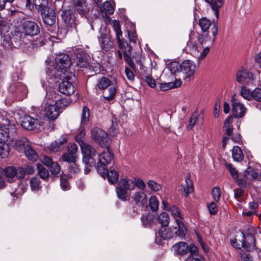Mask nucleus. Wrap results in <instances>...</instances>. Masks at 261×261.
Returning <instances> with one entry per match:
<instances>
[{"label": "nucleus", "instance_id": "f257e3e1", "mask_svg": "<svg viewBox=\"0 0 261 261\" xmlns=\"http://www.w3.org/2000/svg\"><path fill=\"white\" fill-rule=\"evenodd\" d=\"M211 31L214 36V38L211 40L207 34L204 35H199L195 36L192 35L190 37V40L187 43V45L189 47L190 51H192L194 56L197 58L198 60H203L210 51V47L206 45L207 43L214 42L218 33V27L214 23L211 28Z\"/></svg>", "mask_w": 261, "mask_h": 261}, {"label": "nucleus", "instance_id": "f03ea898", "mask_svg": "<svg viewBox=\"0 0 261 261\" xmlns=\"http://www.w3.org/2000/svg\"><path fill=\"white\" fill-rule=\"evenodd\" d=\"M257 235V229L248 226L244 231L240 230L236 235L234 240L231 241V245L238 249L242 246L247 252H251L255 249V240Z\"/></svg>", "mask_w": 261, "mask_h": 261}, {"label": "nucleus", "instance_id": "7ed1b4c3", "mask_svg": "<svg viewBox=\"0 0 261 261\" xmlns=\"http://www.w3.org/2000/svg\"><path fill=\"white\" fill-rule=\"evenodd\" d=\"M135 187L139 190L144 191L146 185L143 180L138 177H135L133 179L128 178H123L120 179L116 188L117 197L122 201H126L130 198L129 191H133Z\"/></svg>", "mask_w": 261, "mask_h": 261}, {"label": "nucleus", "instance_id": "20e7f679", "mask_svg": "<svg viewBox=\"0 0 261 261\" xmlns=\"http://www.w3.org/2000/svg\"><path fill=\"white\" fill-rule=\"evenodd\" d=\"M113 28L116 33V39L117 40L119 48V49H121V50L123 51V57L125 61L133 70H136V66L130 58L132 47L123 39H121L122 33L118 21L116 20L114 21Z\"/></svg>", "mask_w": 261, "mask_h": 261}, {"label": "nucleus", "instance_id": "39448f33", "mask_svg": "<svg viewBox=\"0 0 261 261\" xmlns=\"http://www.w3.org/2000/svg\"><path fill=\"white\" fill-rule=\"evenodd\" d=\"M162 204H163L164 208L165 210L170 212L171 215L175 218L176 224L173 227V229L175 230V234L180 239H182L185 236L186 228L184 223L180 220L182 218L178 209L174 205H169L168 203L165 200L162 201Z\"/></svg>", "mask_w": 261, "mask_h": 261}, {"label": "nucleus", "instance_id": "423d86ee", "mask_svg": "<svg viewBox=\"0 0 261 261\" xmlns=\"http://www.w3.org/2000/svg\"><path fill=\"white\" fill-rule=\"evenodd\" d=\"M81 149L83 155V162L85 165L84 172L87 174L90 172L91 168L96 165V160L94 157L96 154V151L95 148L89 143L83 144L81 147Z\"/></svg>", "mask_w": 261, "mask_h": 261}, {"label": "nucleus", "instance_id": "0eeeda50", "mask_svg": "<svg viewBox=\"0 0 261 261\" xmlns=\"http://www.w3.org/2000/svg\"><path fill=\"white\" fill-rule=\"evenodd\" d=\"M56 67L52 70L50 73L55 78L60 79L63 75H66L67 69L71 65L69 56L66 54H61L56 58Z\"/></svg>", "mask_w": 261, "mask_h": 261}, {"label": "nucleus", "instance_id": "6e6552de", "mask_svg": "<svg viewBox=\"0 0 261 261\" xmlns=\"http://www.w3.org/2000/svg\"><path fill=\"white\" fill-rule=\"evenodd\" d=\"M114 158V153L109 146H107L98 155L96 168L97 172L102 177L105 176V167L107 165L111 164Z\"/></svg>", "mask_w": 261, "mask_h": 261}, {"label": "nucleus", "instance_id": "1a4fd4ad", "mask_svg": "<svg viewBox=\"0 0 261 261\" xmlns=\"http://www.w3.org/2000/svg\"><path fill=\"white\" fill-rule=\"evenodd\" d=\"M18 80L17 74H13L12 80L14 82L10 85L9 91L12 93L15 99L18 100H21L27 97L28 90L26 86L20 82H16Z\"/></svg>", "mask_w": 261, "mask_h": 261}, {"label": "nucleus", "instance_id": "9d476101", "mask_svg": "<svg viewBox=\"0 0 261 261\" xmlns=\"http://www.w3.org/2000/svg\"><path fill=\"white\" fill-rule=\"evenodd\" d=\"M75 79V76L71 73L66 75L59 85V92L66 95L73 94L76 90Z\"/></svg>", "mask_w": 261, "mask_h": 261}, {"label": "nucleus", "instance_id": "9b49d317", "mask_svg": "<svg viewBox=\"0 0 261 261\" xmlns=\"http://www.w3.org/2000/svg\"><path fill=\"white\" fill-rule=\"evenodd\" d=\"M75 60L77 67L81 68H86L91 71H95V68L97 66L95 64H90L86 54L82 50H80L75 54Z\"/></svg>", "mask_w": 261, "mask_h": 261}, {"label": "nucleus", "instance_id": "f8f14e48", "mask_svg": "<svg viewBox=\"0 0 261 261\" xmlns=\"http://www.w3.org/2000/svg\"><path fill=\"white\" fill-rule=\"evenodd\" d=\"M99 44L101 50L108 52L113 48L114 43L107 30H101L100 35L98 37Z\"/></svg>", "mask_w": 261, "mask_h": 261}, {"label": "nucleus", "instance_id": "ddd939ff", "mask_svg": "<svg viewBox=\"0 0 261 261\" xmlns=\"http://www.w3.org/2000/svg\"><path fill=\"white\" fill-rule=\"evenodd\" d=\"M20 122L21 126L27 130L37 129L41 125L40 121L37 118H35L28 115L20 117Z\"/></svg>", "mask_w": 261, "mask_h": 261}, {"label": "nucleus", "instance_id": "4468645a", "mask_svg": "<svg viewBox=\"0 0 261 261\" xmlns=\"http://www.w3.org/2000/svg\"><path fill=\"white\" fill-rule=\"evenodd\" d=\"M253 74L243 67L236 73V81L241 84H248L253 80Z\"/></svg>", "mask_w": 261, "mask_h": 261}, {"label": "nucleus", "instance_id": "2eb2a0df", "mask_svg": "<svg viewBox=\"0 0 261 261\" xmlns=\"http://www.w3.org/2000/svg\"><path fill=\"white\" fill-rule=\"evenodd\" d=\"M132 202L139 207H143L147 205L148 199L144 191L137 190L131 196Z\"/></svg>", "mask_w": 261, "mask_h": 261}, {"label": "nucleus", "instance_id": "dca6fc26", "mask_svg": "<svg viewBox=\"0 0 261 261\" xmlns=\"http://www.w3.org/2000/svg\"><path fill=\"white\" fill-rule=\"evenodd\" d=\"M41 15L44 23L52 26L56 21V15L55 10L51 8H46L41 11Z\"/></svg>", "mask_w": 261, "mask_h": 261}, {"label": "nucleus", "instance_id": "f3484780", "mask_svg": "<svg viewBox=\"0 0 261 261\" xmlns=\"http://www.w3.org/2000/svg\"><path fill=\"white\" fill-rule=\"evenodd\" d=\"M108 135L106 132L99 128H94L91 130V137L99 145H107Z\"/></svg>", "mask_w": 261, "mask_h": 261}, {"label": "nucleus", "instance_id": "a211bd4d", "mask_svg": "<svg viewBox=\"0 0 261 261\" xmlns=\"http://www.w3.org/2000/svg\"><path fill=\"white\" fill-rule=\"evenodd\" d=\"M234 96L235 94L232 96L231 98L232 114L236 118H241L245 114L246 108L242 103L234 98Z\"/></svg>", "mask_w": 261, "mask_h": 261}, {"label": "nucleus", "instance_id": "6ab92c4d", "mask_svg": "<svg viewBox=\"0 0 261 261\" xmlns=\"http://www.w3.org/2000/svg\"><path fill=\"white\" fill-rule=\"evenodd\" d=\"M22 29L25 35L30 36L37 35L40 32V28L35 22L27 21L23 23Z\"/></svg>", "mask_w": 261, "mask_h": 261}, {"label": "nucleus", "instance_id": "aec40b11", "mask_svg": "<svg viewBox=\"0 0 261 261\" xmlns=\"http://www.w3.org/2000/svg\"><path fill=\"white\" fill-rule=\"evenodd\" d=\"M180 72L185 74V78H190L195 72V65L190 60H185L181 64Z\"/></svg>", "mask_w": 261, "mask_h": 261}, {"label": "nucleus", "instance_id": "412c9836", "mask_svg": "<svg viewBox=\"0 0 261 261\" xmlns=\"http://www.w3.org/2000/svg\"><path fill=\"white\" fill-rule=\"evenodd\" d=\"M45 107V113L44 115L45 117L48 118V119L54 120L57 118L59 115V108L57 105L55 104H50Z\"/></svg>", "mask_w": 261, "mask_h": 261}, {"label": "nucleus", "instance_id": "4be33fe9", "mask_svg": "<svg viewBox=\"0 0 261 261\" xmlns=\"http://www.w3.org/2000/svg\"><path fill=\"white\" fill-rule=\"evenodd\" d=\"M72 6L80 14L85 15L88 11V8L85 0H71Z\"/></svg>", "mask_w": 261, "mask_h": 261}, {"label": "nucleus", "instance_id": "5701e85b", "mask_svg": "<svg viewBox=\"0 0 261 261\" xmlns=\"http://www.w3.org/2000/svg\"><path fill=\"white\" fill-rule=\"evenodd\" d=\"M31 145L29 140L24 137L17 139L14 141V148L19 152H24L25 149L28 148Z\"/></svg>", "mask_w": 261, "mask_h": 261}, {"label": "nucleus", "instance_id": "b1692460", "mask_svg": "<svg viewBox=\"0 0 261 261\" xmlns=\"http://www.w3.org/2000/svg\"><path fill=\"white\" fill-rule=\"evenodd\" d=\"M67 141V139L62 137L59 140L52 142L49 145V150L54 152L60 151L64 148V144Z\"/></svg>", "mask_w": 261, "mask_h": 261}, {"label": "nucleus", "instance_id": "393cba45", "mask_svg": "<svg viewBox=\"0 0 261 261\" xmlns=\"http://www.w3.org/2000/svg\"><path fill=\"white\" fill-rule=\"evenodd\" d=\"M211 5V8L214 12L217 19L219 18V9L223 5L222 0H204Z\"/></svg>", "mask_w": 261, "mask_h": 261}, {"label": "nucleus", "instance_id": "a878e982", "mask_svg": "<svg viewBox=\"0 0 261 261\" xmlns=\"http://www.w3.org/2000/svg\"><path fill=\"white\" fill-rule=\"evenodd\" d=\"M180 191L182 194H184L185 196H187L189 193H191L193 191V182L190 178L187 177L186 178L185 183H183L181 186Z\"/></svg>", "mask_w": 261, "mask_h": 261}, {"label": "nucleus", "instance_id": "bb28decb", "mask_svg": "<svg viewBox=\"0 0 261 261\" xmlns=\"http://www.w3.org/2000/svg\"><path fill=\"white\" fill-rule=\"evenodd\" d=\"M105 174L104 178L107 176L108 181L112 184H116L118 181L119 174L118 172L114 169H110V170H108L105 167Z\"/></svg>", "mask_w": 261, "mask_h": 261}, {"label": "nucleus", "instance_id": "cd10ccee", "mask_svg": "<svg viewBox=\"0 0 261 261\" xmlns=\"http://www.w3.org/2000/svg\"><path fill=\"white\" fill-rule=\"evenodd\" d=\"M173 247L175 253L179 255H185L189 252V246L187 243L184 242H179Z\"/></svg>", "mask_w": 261, "mask_h": 261}, {"label": "nucleus", "instance_id": "c85d7f7f", "mask_svg": "<svg viewBox=\"0 0 261 261\" xmlns=\"http://www.w3.org/2000/svg\"><path fill=\"white\" fill-rule=\"evenodd\" d=\"M62 19L67 27H72L74 23V18L72 16L70 10H65L62 12Z\"/></svg>", "mask_w": 261, "mask_h": 261}, {"label": "nucleus", "instance_id": "c756f323", "mask_svg": "<svg viewBox=\"0 0 261 261\" xmlns=\"http://www.w3.org/2000/svg\"><path fill=\"white\" fill-rule=\"evenodd\" d=\"M174 233L175 234V232L173 233L170 228H166V226L162 227L159 231V236L164 240L172 238Z\"/></svg>", "mask_w": 261, "mask_h": 261}, {"label": "nucleus", "instance_id": "7c9ffc66", "mask_svg": "<svg viewBox=\"0 0 261 261\" xmlns=\"http://www.w3.org/2000/svg\"><path fill=\"white\" fill-rule=\"evenodd\" d=\"M112 83L110 79L106 76H102L98 79L96 86L100 90H105L111 86Z\"/></svg>", "mask_w": 261, "mask_h": 261}, {"label": "nucleus", "instance_id": "2f4dec72", "mask_svg": "<svg viewBox=\"0 0 261 261\" xmlns=\"http://www.w3.org/2000/svg\"><path fill=\"white\" fill-rule=\"evenodd\" d=\"M232 122V117L229 116L225 120L224 123V129L225 134L228 136H231L233 133V126L231 125Z\"/></svg>", "mask_w": 261, "mask_h": 261}, {"label": "nucleus", "instance_id": "473e14b6", "mask_svg": "<svg viewBox=\"0 0 261 261\" xmlns=\"http://www.w3.org/2000/svg\"><path fill=\"white\" fill-rule=\"evenodd\" d=\"M116 88L114 86H110L107 91L103 92V96L105 99L107 101H111L113 99L116 93Z\"/></svg>", "mask_w": 261, "mask_h": 261}, {"label": "nucleus", "instance_id": "72a5a7b5", "mask_svg": "<svg viewBox=\"0 0 261 261\" xmlns=\"http://www.w3.org/2000/svg\"><path fill=\"white\" fill-rule=\"evenodd\" d=\"M198 23L203 32V34L202 35H205L206 34L208 35V33H206V32L209 29L210 27L212 25L211 20L205 17H203L199 20Z\"/></svg>", "mask_w": 261, "mask_h": 261}, {"label": "nucleus", "instance_id": "f704fd0d", "mask_svg": "<svg viewBox=\"0 0 261 261\" xmlns=\"http://www.w3.org/2000/svg\"><path fill=\"white\" fill-rule=\"evenodd\" d=\"M232 156L237 162H241L244 159V155L241 149L238 146L233 147L232 150Z\"/></svg>", "mask_w": 261, "mask_h": 261}, {"label": "nucleus", "instance_id": "c9c22d12", "mask_svg": "<svg viewBox=\"0 0 261 261\" xmlns=\"http://www.w3.org/2000/svg\"><path fill=\"white\" fill-rule=\"evenodd\" d=\"M9 137V128L5 125L0 126V142L5 143Z\"/></svg>", "mask_w": 261, "mask_h": 261}, {"label": "nucleus", "instance_id": "e433bc0d", "mask_svg": "<svg viewBox=\"0 0 261 261\" xmlns=\"http://www.w3.org/2000/svg\"><path fill=\"white\" fill-rule=\"evenodd\" d=\"M9 3L15 2V4L18 8H30L31 0H7Z\"/></svg>", "mask_w": 261, "mask_h": 261}, {"label": "nucleus", "instance_id": "4c0bfd02", "mask_svg": "<svg viewBox=\"0 0 261 261\" xmlns=\"http://www.w3.org/2000/svg\"><path fill=\"white\" fill-rule=\"evenodd\" d=\"M37 169L40 177L44 180H47L49 176L48 170L41 164L37 165Z\"/></svg>", "mask_w": 261, "mask_h": 261}, {"label": "nucleus", "instance_id": "58836bf2", "mask_svg": "<svg viewBox=\"0 0 261 261\" xmlns=\"http://www.w3.org/2000/svg\"><path fill=\"white\" fill-rule=\"evenodd\" d=\"M25 156L32 161H35L38 158V155L35 151L30 145L28 148L25 149L23 152Z\"/></svg>", "mask_w": 261, "mask_h": 261}, {"label": "nucleus", "instance_id": "ea45409f", "mask_svg": "<svg viewBox=\"0 0 261 261\" xmlns=\"http://www.w3.org/2000/svg\"><path fill=\"white\" fill-rule=\"evenodd\" d=\"M101 11L106 14H112L114 12V8L111 4L108 2H105L100 7Z\"/></svg>", "mask_w": 261, "mask_h": 261}, {"label": "nucleus", "instance_id": "a19ab883", "mask_svg": "<svg viewBox=\"0 0 261 261\" xmlns=\"http://www.w3.org/2000/svg\"><path fill=\"white\" fill-rule=\"evenodd\" d=\"M258 175V173L255 171V170L251 167H248L246 170L244 174L245 177L249 180L257 178Z\"/></svg>", "mask_w": 261, "mask_h": 261}, {"label": "nucleus", "instance_id": "79ce46f5", "mask_svg": "<svg viewBox=\"0 0 261 261\" xmlns=\"http://www.w3.org/2000/svg\"><path fill=\"white\" fill-rule=\"evenodd\" d=\"M159 222L162 225V227L167 226L169 223L170 218L168 214L166 213H162L158 216Z\"/></svg>", "mask_w": 261, "mask_h": 261}, {"label": "nucleus", "instance_id": "37998d69", "mask_svg": "<svg viewBox=\"0 0 261 261\" xmlns=\"http://www.w3.org/2000/svg\"><path fill=\"white\" fill-rule=\"evenodd\" d=\"M141 220L145 227H151L153 225L154 218L152 216L147 215H143Z\"/></svg>", "mask_w": 261, "mask_h": 261}, {"label": "nucleus", "instance_id": "c03bdc74", "mask_svg": "<svg viewBox=\"0 0 261 261\" xmlns=\"http://www.w3.org/2000/svg\"><path fill=\"white\" fill-rule=\"evenodd\" d=\"M181 64H179L177 62H172L168 66V69L173 74H176L180 72Z\"/></svg>", "mask_w": 261, "mask_h": 261}, {"label": "nucleus", "instance_id": "a18cd8bd", "mask_svg": "<svg viewBox=\"0 0 261 261\" xmlns=\"http://www.w3.org/2000/svg\"><path fill=\"white\" fill-rule=\"evenodd\" d=\"M72 102L70 98H61L58 100H57L55 105L58 106V107L60 109H64L69 106Z\"/></svg>", "mask_w": 261, "mask_h": 261}, {"label": "nucleus", "instance_id": "49530a36", "mask_svg": "<svg viewBox=\"0 0 261 261\" xmlns=\"http://www.w3.org/2000/svg\"><path fill=\"white\" fill-rule=\"evenodd\" d=\"M30 184L32 191H38L41 188L40 180L38 177H33Z\"/></svg>", "mask_w": 261, "mask_h": 261}, {"label": "nucleus", "instance_id": "de8ad7c7", "mask_svg": "<svg viewBox=\"0 0 261 261\" xmlns=\"http://www.w3.org/2000/svg\"><path fill=\"white\" fill-rule=\"evenodd\" d=\"M61 159L64 162L72 164L75 163L76 155L72 154L71 153L67 151V152H65L64 154H63Z\"/></svg>", "mask_w": 261, "mask_h": 261}, {"label": "nucleus", "instance_id": "09e8293b", "mask_svg": "<svg viewBox=\"0 0 261 261\" xmlns=\"http://www.w3.org/2000/svg\"><path fill=\"white\" fill-rule=\"evenodd\" d=\"M149 202L150 208L151 211L153 212L156 211L159 208V202L156 197L154 195L151 196L149 198Z\"/></svg>", "mask_w": 261, "mask_h": 261}, {"label": "nucleus", "instance_id": "8fccbe9b", "mask_svg": "<svg viewBox=\"0 0 261 261\" xmlns=\"http://www.w3.org/2000/svg\"><path fill=\"white\" fill-rule=\"evenodd\" d=\"M9 154V146L5 143L0 142V158H5Z\"/></svg>", "mask_w": 261, "mask_h": 261}, {"label": "nucleus", "instance_id": "3c124183", "mask_svg": "<svg viewBox=\"0 0 261 261\" xmlns=\"http://www.w3.org/2000/svg\"><path fill=\"white\" fill-rule=\"evenodd\" d=\"M4 172L7 177L13 178L17 174V170L13 166H9L5 169Z\"/></svg>", "mask_w": 261, "mask_h": 261}, {"label": "nucleus", "instance_id": "603ef678", "mask_svg": "<svg viewBox=\"0 0 261 261\" xmlns=\"http://www.w3.org/2000/svg\"><path fill=\"white\" fill-rule=\"evenodd\" d=\"M90 111L87 107H84L82 111L81 123L87 124L89 120Z\"/></svg>", "mask_w": 261, "mask_h": 261}, {"label": "nucleus", "instance_id": "864d4df0", "mask_svg": "<svg viewBox=\"0 0 261 261\" xmlns=\"http://www.w3.org/2000/svg\"><path fill=\"white\" fill-rule=\"evenodd\" d=\"M51 174L54 175L58 174L61 171V166L57 162H53L48 167Z\"/></svg>", "mask_w": 261, "mask_h": 261}, {"label": "nucleus", "instance_id": "5fc2aeb1", "mask_svg": "<svg viewBox=\"0 0 261 261\" xmlns=\"http://www.w3.org/2000/svg\"><path fill=\"white\" fill-rule=\"evenodd\" d=\"M198 115H199L198 112L196 111H195L192 114L189 120V124L187 126V128L188 129H192L195 125L197 121Z\"/></svg>", "mask_w": 261, "mask_h": 261}, {"label": "nucleus", "instance_id": "6e6d98bb", "mask_svg": "<svg viewBox=\"0 0 261 261\" xmlns=\"http://www.w3.org/2000/svg\"><path fill=\"white\" fill-rule=\"evenodd\" d=\"M33 3L37 8L41 10L44 8H49L48 7L47 0H33Z\"/></svg>", "mask_w": 261, "mask_h": 261}, {"label": "nucleus", "instance_id": "4d7b16f0", "mask_svg": "<svg viewBox=\"0 0 261 261\" xmlns=\"http://www.w3.org/2000/svg\"><path fill=\"white\" fill-rule=\"evenodd\" d=\"M240 95L245 99L250 100L251 99L252 92H250L245 86H242L240 90Z\"/></svg>", "mask_w": 261, "mask_h": 261}, {"label": "nucleus", "instance_id": "13d9d810", "mask_svg": "<svg viewBox=\"0 0 261 261\" xmlns=\"http://www.w3.org/2000/svg\"><path fill=\"white\" fill-rule=\"evenodd\" d=\"M85 133L84 130H82L76 136L75 140L79 144L80 147L83 145L88 143L85 141Z\"/></svg>", "mask_w": 261, "mask_h": 261}, {"label": "nucleus", "instance_id": "bf43d9fd", "mask_svg": "<svg viewBox=\"0 0 261 261\" xmlns=\"http://www.w3.org/2000/svg\"><path fill=\"white\" fill-rule=\"evenodd\" d=\"M147 185L150 190L155 192L159 191L162 188L161 185L158 184L153 180H149Z\"/></svg>", "mask_w": 261, "mask_h": 261}, {"label": "nucleus", "instance_id": "052dcab7", "mask_svg": "<svg viewBox=\"0 0 261 261\" xmlns=\"http://www.w3.org/2000/svg\"><path fill=\"white\" fill-rule=\"evenodd\" d=\"M207 207L209 213L211 215H214L217 214L218 212V206L216 202H211L207 204Z\"/></svg>", "mask_w": 261, "mask_h": 261}, {"label": "nucleus", "instance_id": "680f3d73", "mask_svg": "<svg viewBox=\"0 0 261 261\" xmlns=\"http://www.w3.org/2000/svg\"><path fill=\"white\" fill-rule=\"evenodd\" d=\"M40 160L44 165L48 167L54 162L51 158L44 154L40 155Z\"/></svg>", "mask_w": 261, "mask_h": 261}, {"label": "nucleus", "instance_id": "e2e57ef3", "mask_svg": "<svg viewBox=\"0 0 261 261\" xmlns=\"http://www.w3.org/2000/svg\"><path fill=\"white\" fill-rule=\"evenodd\" d=\"M212 195L214 199L218 202L221 197V190L218 187H214L212 191Z\"/></svg>", "mask_w": 261, "mask_h": 261}, {"label": "nucleus", "instance_id": "0e129e2a", "mask_svg": "<svg viewBox=\"0 0 261 261\" xmlns=\"http://www.w3.org/2000/svg\"><path fill=\"white\" fill-rule=\"evenodd\" d=\"M261 101V89L259 88H255L252 91L251 99Z\"/></svg>", "mask_w": 261, "mask_h": 261}, {"label": "nucleus", "instance_id": "69168bd1", "mask_svg": "<svg viewBox=\"0 0 261 261\" xmlns=\"http://www.w3.org/2000/svg\"><path fill=\"white\" fill-rule=\"evenodd\" d=\"M78 150L77 145L74 143H69L67 147V151L72 154L76 155L77 151Z\"/></svg>", "mask_w": 261, "mask_h": 261}, {"label": "nucleus", "instance_id": "338daca9", "mask_svg": "<svg viewBox=\"0 0 261 261\" xmlns=\"http://www.w3.org/2000/svg\"><path fill=\"white\" fill-rule=\"evenodd\" d=\"M69 172L70 173V176H72L80 172V169L75 163H72L69 168Z\"/></svg>", "mask_w": 261, "mask_h": 261}, {"label": "nucleus", "instance_id": "774afa93", "mask_svg": "<svg viewBox=\"0 0 261 261\" xmlns=\"http://www.w3.org/2000/svg\"><path fill=\"white\" fill-rule=\"evenodd\" d=\"M226 167L229 169L231 176L235 179L238 178L239 176L236 169L231 164L227 165Z\"/></svg>", "mask_w": 261, "mask_h": 261}]
</instances>
